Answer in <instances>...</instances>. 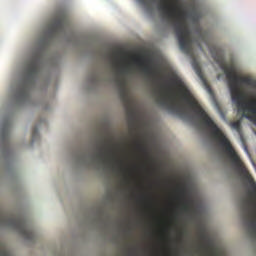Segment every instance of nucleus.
<instances>
[{
	"label": "nucleus",
	"mask_w": 256,
	"mask_h": 256,
	"mask_svg": "<svg viewBox=\"0 0 256 256\" xmlns=\"http://www.w3.org/2000/svg\"><path fill=\"white\" fill-rule=\"evenodd\" d=\"M171 82L177 87L178 93H174L171 90L168 93H161L158 99H156L159 105L167 109L171 114L184 117L186 115L185 107L182 106L180 102H177V98L186 103L189 108L192 109L194 114L197 115V118L202 122L204 127L210 131L212 138H214L219 145L224 148L226 154L230 157L233 165L237 167L239 173L242 174L244 179L252 184L253 188H256V183L253 182L250 173H248V170L243 166L242 160L239 155L236 154L229 139L226 138L223 131H221L218 125L215 124L212 118L208 116L207 112L204 111L202 106L197 102L185 82L177 75H172Z\"/></svg>",
	"instance_id": "nucleus-1"
},
{
	"label": "nucleus",
	"mask_w": 256,
	"mask_h": 256,
	"mask_svg": "<svg viewBox=\"0 0 256 256\" xmlns=\"http://www.w3.org/2000/svg\"><path fill=\"white\" fill-rule=\"evenodd\" d=\"M212 59L224 71L230 88L231 99L234 105L237 106L238 113H242V117L251 119L249 112L256 114V110L251 108V104L246 102L247 95L241 90L242 85L256 88V80L251 76L238 75L234 63L228 64L225 62L224 52L217 46H209Z\"/></svg>",
	"instance_id": "nucleus-2"
},
{
	"label": "nucleus",
	"mask_w": 256,
	"mask_h": 256,
	"mask_svg": "<svg viewBox=\"0 0 256 256\" xmlns=\"http://www.w3.org/2000/svg\"><path fill=\"white\" fill-rule=\"evenodd\" d=\"M159 10L164 15L165 19L173 25L175 29L180 50L189 55L192 50L191 31L185 21L186 12L182 9L177 0H164L159 6Z\"/></svg>",
	"instance_id": "nucleus-3"
},
{
	"label": "nucleus",
	"mask_w": 256,
	"mask_h": 256,
	"mask_svg": "<svg viewBox=\"0 0 256 256\" xmlns=\"http://www.w3.org/2000/svg\"><path fill=\"white\" fill-rule=\"evenodd\" d=\"M40 63L41 57L39 54H34L27 63V66H25L24 78L20 81L16 95H14L18 103H24L29 100V89L33 87L34 81L37 78Z\"/></svg>",
	"instance_id": "nucleus-4"
},
{
	"label": "nucleus",
	"mask_w": 256,
	"mask_h": 256,
	"mask_svg": "<svg viewBox=\"0 0 256 256\" xmlns=\"http://www.w3.org/2000/svg\"><path fill=\"white\" fill-rule=\"evenodd\" d=\"M0 226L10 227L18 231V233L22 235L25 240H34L35 234L33 232V229L29 227L27 219L22 215L14 216L6 214L2 210H0Z\"/></svg>",
	"instance_id": "nucleus-5"
},
{
	"label": "nucleus",
	"mask_w": 256,
	"mask_h": 256,
	"mask_svg": "<svg viewBox=\"0 0 256 256\" xmlns=\"http://www.w3.org/2000/svg\"><path fill=\"white\" fill-rule=\"evenodd\" d=\"M98 150L99 152L96 154V158H98L100 162L106 164L110 161H117L109 140L101 138L98 142Z\"/></svg>",
	"instance_id": "nucleus-6"
},
{
	"label": "nucleus",
	"mask_w": 256,
	"mask_h": 256,
	"mask_svg": "<svg viewBox=\"0 0 256 256\" xmlns=\"http://www.w3.org/2000/svg\"><path fill=\"white\" fill-rule=\"evenodd\" d=\"M118 87H120V96L124 104H126L128 110V116L133 121L135 119L136 111L133 108V101L130 96L129 90L126 88L125 80H117Z\"/></svg>",
	"instance_id": "nucleus-7"
},
{
	"label": "nucleus",
	"mask_w": 256,
	"mask_h": 256,
	"mask_svg": "<svg viewBox=\"0 0 256 256\" xmlns=\"http://www.w3.org/2000/svg\"><path fill=\"white\" fill-rule=\"evenodd\" d=\"M241 214L244 222L247 223V227L250 232H256L255 213L252 210L251 202L249 200H243L241 207Z\"/></svg>",
	"instance_id": "nucleus-8"
},
{
	"label": "nucleus",
	"mask_w": 256,
	"mask_h": 256,
	"mask_svg": "<svg viewBox=\"0 0 256 256\" xmlns=\"http://www.w3.org/2000/svg\"><path fill=\"white\" fill-rule=\"evenodd\" d=\"M66 24H67V16L65 12L58 13L54 21H52L51 25L49 26L50 36H55L58 33H63Z\"/></svg>",
	"instance_id": "nucleus-9"
},
{
	"label": "nucleus",
	"mask_w": 256,
	"mask_h": 256,
	"mask_svg": "<svg viewBox=\"0 0 256 256\" xmlns=\"http://www.w3.org/2000/svg\"><path fill=\"white\" fill-rule=\"evenodd\" d=\"M133 63L138 65L146 75L154 76L157 74V71L154 70L151 65H149L151 61H146L143 58H133Z\"/></svg>",
	"instance_id": "nucleus-10"
},
{
	"label": "nucleus",
	"mask_w": 256,
	"mask_h": 256,
	"mask_svg": "<svg viewBox=\"0 0 256 256\" xmlns=\"http://www.w3.org/2000/svg\"><path fill=\"white\" fill-rule=\"evenodd\" d=\"M10 128H11V123L9 120H6L1 124L0 144L9 145Z\"/></svg>",
	"instance_id": "nucleus-11"
},
{
	"label": "nucleus",
	"mask_w": 256,
	"mask_h": 256,
	"mask_svg": "<svg viewBox=\"0 0 256 256\" xmlns=\"http://www.w3.org/2000/svg\"><path fill=\"white\" fill-rule=\"evenodd\" d=\"M181 199H182V204H181V210L184 213H191L193 208V200H191L190 198H186V189L182 188L179 190Z\"/></svg>",
	"instance_id": "nucleus-12"
},
{
	"label": "nucleus",
	"mask_w": 256,
	"mask_h": 256,
	"mask_svg": "<svg viewBox=\"0 0 256 256\" xmlns=\"http://www.w3.org/2000/svg\"><path fill=\"white\" fill-rule=\"evenodd\" d=\"M230 127L232 130L238 133L239 139H241L242 144L245 145V138L243 137V133H242L241 121L237 120V121L231 122Z\"/></svg>",
	"instance_id": "nucleus-13"
},
{
	"label": "nucleus",
	"mask_w": 256,
	"mask_h": 256,
	"mask_svg": "<svg viewBox=\"0 0 256 256\" xmlns=\"http://www.w3.org/2000/svg\"><path fill=\"white\" fill-rule=\"evenodd\" d=\"M0 256H14L6 245L0 241Z\"/></svg>",
	"instance_id": "nucleus-14"
},
{
	"label": "nucleus",
	"mask_w": 256,
	"mask_h": 256,
	"mask_svg": "<svg viewBox=\"0 0 256 256\" xmlns=\"http://www.w3.org/2000/svg\"><path fill=\"white\" fill-rule=\"evenodd\" d=\"M197 33L199 35V40L203 41L204 43H206V45H208V42H207L206 37L204 36L202 30L198 28Z\"/></svg>",
	"instance_id": "nucleus-15"
},
{
	"label": "nucleus",
	"mask_w": 256,
	"mask_h": 256,
	"mask_svg": "<svg viewBox=\"0 0 256 256\" xmlns=\"http://www.w3.org/2000/svg\"><path fill=\"white\" fill-rule=\"evenodd\" d=\"M38 138H39L38 129H37V127H35L33 129V133H32V141L36 142L38 140Z\"/></svg>",
	"instance_id": "nucleus-16"
},
{
	"label": "nucleus",
	"mask_w": 256,
	"mask_h": 256,
	"mask_svg": "<svg viewBox=\"0 0 256 256\" xmlns=\"http://www.w3.org/2000/svg\"><path fill=\"white\" fill-rule=\"evenodd\" d=\"M204 84H205L206 90H208L209 94L213 95V90H212L211 86H209L206 81H204Z\"/></svg>",
	"instance_id": "nucleus-17"
},
{
	"label": "nucleus",
	"mask_w": 256,
	"mask_h": 256,
	"mask_svg": "<svg viewBox=\"0 0 256 256\" xmlns=\"http://www.w3.org/2000/svg\"><path fill=\"white\" fill-rule=\"evenodd\" d=\"M137 149L142 151V152H146V148L143 147V145L141 143H137Z\"/></svg>",
	"instance_id": "nucleus-18"
},
{
	"label": "nucleus",
	"mask_w": 256,
	"mask_h": 256,
	"mask_svg": "<svg viewBox=\"0 0 256 256\" xmlns=\"http://www.w3.org/2000/svg\"><path fill=\"white\" fill-rule=\"evenodd\" d=\"M194 69L198 73V75H201V67H199L197 64H194Z\"/></svg>",
	"instance_id": "nucleus-19"
},
{
	"label": "nucleus",
	"mask_w": 256,
	"mask_h": 256,
	"mask_svg": "<svg viewBox=\"0 0 256 256\" xmlns=\"http://www.w3.org/2000/svg\"><path fill=\"white\" fill-rule=\"evenodd\" d=\"M200 238H202V240H206V239H207V236H206V234H205L204 232H202V233L200 234Z\"/></svg>",
	"instance_id": "nucleus-20"
},
{
	"label": "nucleus",
	"mask_w": 256,
	"mask_h": 256,
	"mask_svg": "<svg viewBox=\"0 0 256 256\" xmlns=\"http://www.w3.org/2000/svg\"><path fill=\"white\" fill-rule=\"evenodd\" d=\"M123 68L129 70V65L123 66Z\"/></svg>",
	"instance_id": "nucleus-21"
},
{
	"label": "nucleus",
	"mask_w": 256,
	"mask_h": 256,
	"mask_svg": "<svg viewBox=\"0 0 256 256\" xmlns=\"http://www.w3.org/2000/svg\"><path fill=\"white\" fill-rule=\"evenodd\" d=\"M244 150H246V151H247V147H246V145H244Z\"/></svg>",
	"instance_id": "nucleus-22"
},
{
	"label": "nucleus",
	"mask_w": 256,
	"mask_h": 256,
	"mask_svg": "<svg viewBox=\"0 0 256 256\" xmlns=\"http://www.w3.org/2000/svg\"><path fill=\"white\" fill-rule=\"evenodd\" d=\"M254 193H255V195H256V189H254Z\"/></svg>",
	"instance_id": "nucleus-23"
}]
</instances>
